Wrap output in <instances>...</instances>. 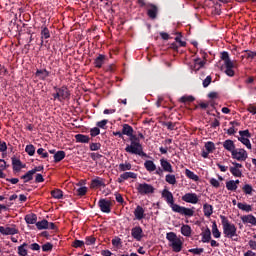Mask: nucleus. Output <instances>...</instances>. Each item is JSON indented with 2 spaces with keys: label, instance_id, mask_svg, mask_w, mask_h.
<instances>
[{
  "label": "nucleus",
  "instance_id": "f257e3e1",
  "mask_svg": "<svg viewBox=\"0 0 256 256\" xmlns=\"http://www.w3.org/2000/svg\"><path fill=\"white\" fill-rule=\"evenodd\" d=\"M162 197L166 199V202L168 203V205H170L174 213L185 215V217H193V215H195V211L193 209L185 208L183 206H180L179 204H175V199L173 198V193H171V191L164 189L162 191Z\"/></svg>",
  "mask_w": 256,
  "mask_h": 256
},
{
  "label": "nucleus",
  "instance_id": "f03ea898",
  "mask_svg": "<svg viewBox=\"0 0 256 256\" xmlns=\"http://www.w3.org/2000/svg\"><path fill=\"white\" fill-rule=\"evenodd\" d=\"M224 237L232 239V241H239V235H237V226L229 222V219L224 215H220Z\"/></svg>",
  "mask_w": 256,
  "mask_h": 256
},
{
  "label": "nucleus",
  "instance_id": "7ed1b4c3",
  "mask_svg": "<svg viewBox=\"0 0 256 256\" xmlns=\"http://www.w3.org/2000/svg\"><path fill=\"white\" fill-rule=\"evenodd\" d=\"M126 153H131L132 155H139V157H147V153L143 152V146L140 142H131L125 148Z\"/></svg>",
  "mask_w": 256,
  "mask_h": 256
},
{
  "label": "nucleus",
  "instance_id": "20e7f679",
  "mask_svg": "<svg viewBox=\"0 0 256 256\" xmlns=\"http://www.w3.org/2000/svg\"><path fill=\"white\" fill-rule=\"evenodd\" d=\"M140 7H146L147 8V15L151 19H157V15L159 13V8L155 4L151 3H145V0H137Z\"/></svg>",
  "mask_w": 256,
  "mask_h": 256
},
{
  "label": "nucleus",
  "instance_id": "39448f33",
  "mask_svg": "<svg viewBox=\"0 0 256 256\" xmlns=\"http://www.w3.org/2000/svg\"><path fill=\"white\" fill-rule=\"evenodd\" d=\"M136 189L140 195H151V194L155 193V187H153V185L147 184V183L138 184Z\"/></svg>",
  "mask_w": 256,
  "mask_h": 256
},
{
  "label": "nucleus",
  "instance_id": "423d86ee",
  "mask_svg": "<svg viewBox=\"0 0 256 256\" xmlns=\"http://www.w3.org/2000/svg\"><path fill=\"white\" fill-rule=\"evenodd\" d=\"M232 159H236V161H247V157L249 155L247 154V151L245 149L239 148L235 149L232 153Z\"/></svg>",
  "mask_w": 256,
  "mask_h": 256
},
{
  "label": "nucleus",
  "instance_id": "0eeeda50",
  "mask_svg": "<svg viewBox=\"0 0 256 256\" xmlns=\"http://www.w3.org/2000/svg\"><path fill=\"white\" fill-rule=\"evenodd\" d=\"M182 201H185V203H192V205H197V203H199V197H197V194L195 193H186L182 196Z\"/></svg>",
  "mask_w": 256,
  "mask_h": 256
},
{
  "label": "nucleus",
  "instance_id": "6e6552de",
  "mask_svg": "<svg viewBox=\"0 0 256 256\" xmlns=\"http://www.w3.org/2000/svg\"><path fill=\"white\" fill-rule=\"evenodd\" d=\"M98 205L102 213H111V201L100 199Z\"/></svg>",
  "mask_w": 256,
  "mask_h": 256
},
{
  "label": "nucleus",
  "instance_id": "1a4fd4ad",
  "mask_svg": "<svg viewBox=\"0 0 256 256\" xmlns=\"http://www.w3.org/2000/svg\"><path fill=\"white\" fill-rule=\"evenodd\" d=\"M55 91L58 92L60 95V98H62V101H65L71 97V93L69 92V89L66 86H62L61 88L54 87Z\"/></svg>",
  "mask_w": 256,
  "mask_h": 256
},
{
  "label": "nucleus",
  "instance_id": "9d476101",
  "mask_svg": "<svg viewBox=\"0 0 256 256\" xmlns=\"http://www.w3.org/2000/svg\"><path fill=\"white\" fill-rule=\"evenodd\" d=\"M131 236L133 237V239H136V241H141V239H143V229L141 228V226H136L132 228Z\"/></svg>",
  "mask_w": 256,
  "mask_h": 256
},
{
  "label": "nucleus",
  "instance_id": "9b49d317",
  "mask_svg": "<svg viewBox=\"0 0 256 256\" xmlns=\"http://www.w3.org/2000/svg\"><path fill=\"white\" fill-rule=\"evenodd\" d=\"M0 233L2 235H17L19 233V230L15 227H3L0 226Z\"/></svg>",
  "mask_w": 256,
  "mask_h": 256
},
{
  "label": "nucleus",
  "instance_id": "f8f14e48",
  "mask_svg": "<svg viewBox=\"0 0 256 256\" xmlns=\"http://www.w3.org/2000/svg\"><path fill=\"white\" fill-rule=\"evenodd\" d=\"M127 179H137V174L135 172H124L118 178V183H123V181H127Z\"/></svg>",
  "mask_w": 256,
  "mask_h": 256
},
{
  "label": "nucleus",
  "instance_id": "ddd939ff",
  "mask_svg": "<svg viewBox=\"0 0 256 256\" xmlns=\"http://www.w3.org/2000/svg\"><path fill=\"white\" fill-rule=\"evenodd\" d=\"M170 247H172L175 253H180V251L183 249V242L180 238H178L177 240H174V242H171Z\"/></svg>",
  "mask_w": 256,
  "mask_h": 256
},
{
  "label": "nucleus",
  "instance_id": "4468645a",
  "mask_svg": "<svg viewBox=\"0 0 256 256\" xmlns=\"http://www.w3.org/2000/svg\"><path fill=\"white\" fill-rule=\"evenodd\" d=\"M223 147H224V149L226 150V151H229V153H233L234 152V150L236 149L235 148V142H233V140H231V139H228V140H225L224 142H223Z\"/></svg>",
  "mask_w": 256,
  "mask_h": 256
},
{
  "label": "nucleus",
  "instance_id": "2eb2a0df",
  "mask_svg": "<svg viewBox=\"0 0 256 256\" xmlns=\"http://www.w3.org/2000/svg\"><path fill=\"white\" fill-rule=\"evenodd\" d=\"M134 216L138 221H141V219L145 218V209L141 206H137L134 210Z\"/></svg>",
  "mask_w": 256,
  "mask_h": 256
},
{
  "label": "nucleus",
  "instance_id": "dca6fc26",
  "mask_svg": "<svg viewBox=\"0 0 256 256\" xmlns=\"http://www.w3.org/2000/svg\"><path fill=\"white\" fill-rule=\"evenodd\" d=\"M40 35H41V43L40 45L43 46V43H44V39H49V37H51V32L49 31V28L47 27H42L41 28V32H40Z\"/></svg>",
  "mask_w": 256,
  "mask_h": 256
},
{
  "label": "nucleus",
  "instance_id": "f3484780",
  "mask_svg": "<svg viewBox=\"0 0 256 256\" xmlns=\"http://www.w3.org/2000/svg\"><path fill=\"white\" fill-rule=\"evenodd\" d=\"M242 223H250V225H256V218L252 214L244 215L241 217Z\"/></svg>",
  "mask_w": 256,
  "mask_h": 256
},
{
  "label": "nucleus",
  "instance_id": "a211bd4d",
  "mask_svg": "<svg viewBox=\"0 0 256 256\" xmlns=\"http://www.w3.org/2000/svg\"><path fill=\"white\" fill-rule=\"evenodd\" d=\"M99 187H105V181L102 178H95L91 182L92 189H99Z\"/></svg>",
  "mask_w": 256,
  "mask_h": 256
},
{
  "label": "nucleus",
  "instance_id": "6ab92c4d",
  "mask_svg": "<svg viewBox=\"0 0 256 256\" xmlns=\"http://www.w3.org/2000/svg\"><path fill=\"white\" fill-rule=\"evenodd\" d=\"M160 163L163 171H166L167 173H173V166H171V163H169V161L161 159Z\"/></svg>",
  "mask_w": 256,
  "mask_h": 256
},
{
  "label": "nucleus",
  "instance_id": "aec40b11",
  "mask_svg": "<svg viewBox=\"0 0 256 256\" xmlns=\"http://www.w3.org/2000/svg\"><path fill=\"white\" fill-rule=\"evenodd\" d=\"M103 63H105V55L99 54L94 60V65L97 67V69H101V67H103Z\"/></svg>",
  "mask_w": 256,
  "mask_h": 256
},
{
  "label": "nucleus",
  "instance_id": "412c9836",
  "mask_svg": "<svg viewBox=\"0 0 256 256\" xmlns=\"http://www.w3.org/2000/svg\"><path fill=\"white\" fill-rule=\"evenodd\" d=\"M144 167L150 173L157 169V166L155 165V163L152 160H146L144 163Z\"/></svg>",
  "mask_w": 256,
  "mask_h": 256
},
{
  "label": "nucleus",
  "instance_id": "4be33fe9",
  "mask_svg": "<svg viewBox=\"0 0 256 256\" xmlns=\"http://www.w3.org/2000/svg\"><path fill=\"white\" fill-rule=\"evenodd\" d=\"M205 66V61H202L201 58L194 59V66L192 69L194 71H199V69L203 68Z\"/></svg>",
  "mask_w": 256,
  "mask_h": 256
},
{
  "label": "nucleus",
  "instance_id": "5701e85b",
  "mask_svg": "<svg viewBox=\"0 0 256 256\" xmlns=\"http://www.w3.org/2000/svg\"><path fill=\"white\" fill-rule=\"evenodd\" d=\"M12 165H13V171H21L23 166V163H21V160L17 158H12Z\"/></svg>",
  "mask_w": 256,
  "mask_h": 256
},
{
  "label": "nucleus",
  "instance_id": "b1692460",
  "mask_svg": "<svg viewBox=\"0 0 256 256\" xmlns=\"http://www.w3.org/2000/svg\"><path fill=\"white\" fill-rule=\"evenodd\" d=\"M201 235L202 243H209V241H211V230L209 228L202 232Z\"/></svg>",
  "mask_w": 256,
  "mask_h": 256
},
{
  "label": "nucleus",
  "instance_id": "393cba45",
  "mask_svg": "<svg viewBox=\"0 0 256 256\" xmlns=\"http://www.w3.org/2000/svg\"><path fill=\"white\" fill-rule=\"evenodd\" d=\"M50 73L49 71H47V69H42V70H37L36 71V77H39V79H42L44 81V79H47V77H49Z\"/></svg>",
  "mask_w": 256,
  "mask_h": 256
},
{
  "label": "nucleus",
  "instance_id": "a878e982",
  "mask_svg": "<svg viewBox=\"0 0 256 256\" xmlns=\"http://www.w3.org/2000/svg\"><path fill=\"white\" fill-rule=\"evenodd\" d=\"M25 221L28 225H35L37 223V215L35 214H28L25 216Z\"/></svg>",
  "mask_w": 256,
  "mask_h": 256
},
{
  "label": "nucleus",
  "instance_id": "bb28decb",
  "mask_svg": "<svg viewBox=\"0 0 256 256\" xmlns=\"http://www.w3.org/2000/svg\"><path fill=\"white\" fill-rule=\"evenodd\" d=\"M64 157H65V151L63 150L57 151L54 154V163H60V161H63Z\"/></svg>",
  "mask_w": 256,
  "mask_h": 256
},
{
  "label": "nucleus",
  "instance_id": "cd10ccee",
  "mask_svg": "<svg viewBox=\"0 0 256 256\" xmlns=\"http://www.w3.org/2000/svg\"><path fill=\"white\" fill-rule=\"evenodd\" d=\"M221 59L222 61H224V65H228V67L231 66V63H233V61H231V59L229 58V52H222L221 53Z\"/></svg>",
  "mask_w": 256,
  "mask_h": 256
},
{
  "label": "nucleus",
  "instance_id": "c85d7f7f",
  "mask_svg": "<svg viewBox=\"0 0 256 256\" xmlns=\"http://www.w3.org/2000/svg\"><path fill=\"white\" fill-rule=\"evenodd\" d=\"M27 247H28L27 243H23L22 245L18 246V255L27 256L28 255Z\"/></svg>",
  "mask_w": 256,
  "mask_h": 256
},
{
  "label": "nucleus",
  "instance_id": "c756f323",
  "mask_svg": "<svg viewBox=\"0 0 256 256\" xmlns=\"http://www.w3.org/2000/svg\"><path fill=\"white\" fill-rule=\"evenodd\" d=\"M33 170L28 171L26 174L21 176V179L24 180V183H29V181H33V176H34Z\"/></svg>",
  "mask_w": 256,
  "mask_h": 256
},
{
  "label": "nucleus",
  "instance_id": "7c9ffc66",
  "mask_svg": "<svg viewBox=\"0 0 256 256\" xmlns=\"http://www.w3.org/2000/svg\"><path fill=\"white\" fill-rule=\"evenodd\" d=\"M132 133H133V127H131V125L129 124H124L122 128V134L127 135V137H129L131 136Z\"/></svg>",
  "mask_w": 256,
  "mask_h": 256
},
{
  "label": "nucleus",
  "instance_id": "2f4dec72",
  "mask_svg": "<svg viewBox=\"0 0 256 256\" xmlns=\"http://www.w3.org/2000/svg\"><path fill=\"white\" fill-rule=\"evenodd\" d=\"M203 211H204L205 217H209L210 215H213V206L210 204H204Z\"/></svg>",
  "mask_w": 256,
  "mask_h": 256
},
{
  "label": "nucleus",
  "instance_id": "473e14b6",
  "mask_svg": "<svg viewBox=\"0 0 256 256\" xmlns=\"http://www.w3.org/2000/svg\"><path fill=\"white\" fill-rule=\"evenodd\" d=\"M132 167L133 166L131 165V163L125 162V163L119 164L118 169L121 172H125V171H131Z\"/></svg>",
  "mask_w": 256,
  "mask_h": 256
},
{
  "label": "nucleus",
  "instance_id": "72a5a7b5",
  "mask_svg": "<svg viewBox=\"0 0 256 256\" xmlns=\"http://www.w3.org/2000/svg\"><path fill=\"white\" fill-rule=\"evenodd\" d=\"M77 143H89V136L83 134H77L75 136Z\"/></svg>",
  "mask_w": 256,
  "mask_h": 256
},
{
  "label": "nucleus",
  "instance_id": "f704fd0d",
  "mask_svg": "<svg viewBox=\"0 0 256 256\" xmlns=\"http://www.w3.org/2000/svg\"><path fill=\"white\" fill-rule=\"evenodd\" d=\"M181 233L184 237H191V226L189 225H182Z\"/></svg>",
  "mask_w": 256,
  "mask_h": 256
},
{
  "label": "nucleus",
  "instance_id": "c9c22d12",
  "mask_svg": "<svg viewBox=\"0 0 256 256\" xmlns=\"http://www.w3.org/2000/svg\"><path fill=\"white\" fill-rule=\"evenodd\" d=\"M212 235L215 239H219V237H221V232L219 231V228H217V222H213L212 224Z\"/></svg>",
  "mask_w": 256,
  "mask_h": 256
},
{
  "label": "nucleus",
  "instance_id": "e433bc0d",
  "mask_svg": "<svg viewBox=\"0 0 256 256\" xmlns=\"http://www.w3.org/2000/svg\"><path fill=\"white\" fill-rule=\"evenodd\" d=\"M36 227H37V229H39V230H42V229H49V221H47V220H42V221L36 222Z\"/></svg>",
  "mask_w": 256,
  "mask_h": 256
},
{
  "label": "nucleus",
  "instance_id": "4c0bfd02",
  "mask_svg": "<svg viewBox=\"0 0 256 256\" xmlns=\"http://www.w3.org/2000/svg\"><path fill=\"white\" fill-rule=\"evenodd\" d=\"M237 207L238 209H241V211H246V213H250V211H253V208L249 204L238 203Z\"/></svg>",
  "mask_w": 256,
  "mask_h": 256
},
{
  "label": "nucleus",
  "instance_id": "58836bf2",
  "mask_svg": "<svg viewBox=\"0 0 256 256\" xmlns=\"http://www.w3.org/2000/svg\"><path fill=\"white\" fill-rule=\"evenodd\" d=\"M226 67V70H225V73L226 75H228V77H233L235 75V71H233V68L235 67V65L232 63H230V66L229 65H225Z\"/></svg>",
  "mask_w": 256,
  "mask_h": 256
},
{
  "label": "nucleus",
  "instance_id": "ea45409f",
  "mask_svg": "<svg viewBox=\"0 0 256 256\" xmlns=\"http://www.w3.org/2000/svg\"><path fill=\"white\" fill-rule=\"evenodd\" d=\"M185 175L188 177V179H192V181H199V176L193 173V171L186 169Z\"/></svg>",
  "mask_w": 256,
  "mask_h": 256
},
{
  "label": "nucleus",
  "instance_id": "a19ab883",
  "mask_svg": "<svg viewBox=\"0 0 256 256\" xmlns=\"http://www.w3.org/2000/svg\"><path fill=\"white\" fill-rule=\"evenodd\" d=\"M51 195L54 199H63V191L61 189L51 191Z\"/></svg>",
  "mask_w": 256,
  "mask_h": 256
},
{
  "label": "nucleus",
  "instance_id": "79ce46f5",
  "mask_svg": "<svg viewBox=\"0 0 256 256\" xmlns=\"http://www.w3.org/2000/svg\"><path fill=\"white\" fill-rule=\"evenodd\" d=\"M166 183H169V185H175L177 183V178H175V175L168 174L165 178Z\"/></svg>",
  "mask_w": 256,
  "mask_h": 256
},
{
  "label": "nucleus",
  "instance_id": "37998d69",
  "mask_svg": "<svg viewBox=\"0 0 256 256\" xmlns=\"http://www.w3.org/2000/svg\"><path fill=\"white\" fill-rule=\"evenodd\" d=\"M226 188L228 191H237V184H235L234 180H230L226 182Z\"/></svg>",
  "mask_w": 256,
  "mask_h": 256
},
{
  "label": "nucleus",
  "instance_id": "c03bdc74",
  "mask_svg": "<svg viewBox=\"0 0 256 256\" xmlns=\"http://www.w3.org/2000/svg\"><path fill=\"white\" fill-rule=\"evenodd\" d=\"M238 141H240L243 145H245L247 149H251V141L249 140V138L238 137Z\"/></svg>",
  "mask_w": 256,
  "mask_h": 256
},
{
  "label": "nucleus",
  "instance_id": "a18cd8bd",
  "mask_svg": "<svg viewBox=\"0 0 256 256\" xmlns=\"http://www.w3.org/2000/svg\"><path fill=\"white\" fill-rule=\"evenodd\" d=\"M204 147L208 153H213V151H215V143L211 141L206 142Z\"/></svg>",
  "mask_w": 256,
  "mask_h": 256
},
{
  "label": "nucleus",
  "instance_id": "49530a36",
  "mask_svg": "<svg viewBox=\"0 0 256 256\" xmlns=\"http://www.w3.org/2000/svg\"><path fill=\"white\" fill-rule=\"evenodd\" d=\"M166 239H168V241L170 243L175 242L176 240H178L179 238L177 237V234H175V232H169L166 235Z\"/></svg>",
  "mask_w": 256,
  "mask_h": 256
},
{
  "label": "nucleus",
  "instance_id": "de8ad7c7",
  "mask_svg": "<svg viewBox=\"0 0 256 256\" xmlns=\"http://www.w3.org/2000/svg\"><path fill=\"white\" fill-rule=\"evenodd\" d=\"M25 151L30 157H33L35 155V146H33V144H29L26 146Z\"/></svg>",
  "mask_w": 256,
  "mask_h": 256
},
{
  "label": "nucleus",
  "instance_id": "09e8293b",
  "mask_svg": "<svg viewBox=\"0 0 256 256\" xmlns=\"http://www.w3.org/2000/svg\"><path fill=\"white\" fill-rule=\"evenodd\" d=\"M72 247H74L75 249H79L81 247H85V242L83 240L75 239L74 242L72 243Z\"/></svg>",
  "mask_w": 256,
  "mask_h": 256
},
{
  "label": "nucleus",
  "instance_id": "8fccbe9b",
  "mask_svg": "<svg viewBox=\"0 0 256 256\" xmlns=\"http://www.w3.org/2000/svg\"><path fill=\"white\" fill-rule=\"evenodd\" d=\"M195 101V97L193 96H182L180 98V103H193Z\"/></svg>",
  "mask_w": 256,
  "mask_h": 256
},
{
  "label": "nucleus",
  "instance_id": "3c124183",
  "mask_svg": "<svg viewBox=\"0 0 256 256\" xmlns=\"http://www.w3.org/2000/svg\"><path fill=\"white\" fill-rule=\"evenodd\" d=\"M230 173H232V175L234 177H242L243 176V172H241L240 169L233 168V167H230Z\"/></svg>",
  "mask_w": 256,
  "mask_h": 256
},
{
  "label": "nucleus",
  "instance_id": "603ef678",
  "mask_svg": "<svg viewBox=\"0 0 256 256\" xmlns=\"http://www.w3.org/2000/svg\"><path fill=\"white\" fill-rule=\"evenodd\" d=\"M242 190L246 195H251L253 193V186L246 184L243 186Z\"/></svg>",
  "mask_w": 256,
  "mask_h": 256
},
{
  "label": "nucleus",
  "instance_id": "864d4df0",
  "mask_svg": "<svg viewBox=\"0 0 256 256\" xmlns=\"http://www.w3.org/2000/svg\"><path fill=\"white\" fill-rule=\"evenodd\" d=\"M239 135L240 137H244L246 139L251 138V133L249 132V130H240Z\"/></svg>",
  "mask_w": 256,
  "mask_h": 256
},
{
  "label": "nucleus",
  "instance_id": "5fc2aeb1",
  "mask_svg": "<svg viewBox=\"0 0 256 256\" xmlns=\"http://www.w3.org/2000/svg\"><path fill=\"white\" fill-rule=\"evenodd\" d=\"M37 154L41 155L42 159H47V157H49V153L45 152V149L43 148H39Z\"/></svg>",
  "mask_w": 256,
  "mask_h": 256
},
{
  "label": "nucleus",
  "instance_id": "6e6d98bb",
  "mask_svg": "<svg viewBox=\"0 0 256 256\" xmlns=\"http://www.w3.org/2000/svg\"><path fill=\"white\" fill-rule=\"evenodd\" d=\"M205 250L203 248H192L189 250V253H193L194 255H201Z\"/></svg>",
  "mask_w": 256,
  "mask_h": 256
},
{
  "label": "nucleus",
  "instance_id": "4d7b16f0",
  "mask_svg": "<svg viewBox=\"0 0 256 256\" xmlns=\"http://www.w3.org/2000/svg\"><path fill=\"white\" fill-rule=\"evenodd\" d=\"M99 133H101V130L99 129V127H94L90 130L91 137H97Z\"/></svg>",
  "mask_w": 256,
  "mask_h": 256
},
{
  "label": "nucleus",
  "instance_id": "13d9d810",
  "mask_svg": "<svg viewBox=\"0 0 256 256\" xmlns=\"http://www.w3.org/2000/svg\"><path fill=\"white\" fill-rule=\"evenodd\" d=\"M53 249V244L47 242L46 244L42 245V251L47 252V251H52Z\"/></svg>",
  "mask_w": 256,
  "mask_h": 256
},
{
  "label": "nucleus",
  "instance_id": "bf43d9fd",
  "mask_svg": "<svg viewBox=\"0 0 256 256\" xmlns=\"http://www.w3.org/2000/svg\"><path fill=\"white\" fill-rule=\"evenodd\" d=\"M101 149V143H91L90 151H99Z\"/></svg>",
  "mask_w": 256,
  "mask_h": 256
},
{
  "label": "nucleus",
  "instance_id": "052dcab7",
  "mask_svg": "<svg viewBox=\"0 0 256 256\" xmlns=\"http://www.w3.org/2000/svg\"><path fill=\"white\" fill-rule=\"evenodd\" d=\"M96 239L93 236L86 237V240L84 242V245H94Z\"/></svg>",
  "mask_w": 256,
  "mask_h": 256
},
{
  "label": "nucleus",
  "instance_id": "680f3d73",
  "mask_svg": "<svg viewBox=\"0 0 256 256\" xmlns=\"http://www.w3.org/2000/svg\"><path fill=\"white\" fill-rule=\"evenodd\" d=\"M77 193L80 197H83V195H86L87 193V187L83 186L77 189Z\"/></svg>",
  "mask_w": 256,
  "mask_h": 256
},
{
  "label": "nucleus",
  "instance_id": "e2e57ef3",
  "mask_svg": "<svg viewBox=\"0 0 256 256\" xmlns=\"http://www.w3.org/2000/svg\"><path fill=\"white\" fill-rule=\"evenodd\" d=\"M107 123H109V120H101L97 122V127H100V129H105Z\"/></svg>",
  "mask_w": 256,
  "mask_h": 256
},
{
  "label": "nucleus",
  "instance_id": "0e129e2a",
  "mask_svg": "<svg viewBox=\"0 0 256 256\" xmlns=\"http://www.w3.org/2000/svg\"><path fill=\"white\" fill-rule=\"evenodd\" d=\"M246 57H247V59H255V57H256V52L247 50V51H246Z\"/></svg>",
  "mask_w": 256,
  "mask_h": 256
},
{
  "label": "nucleus",
  "instance_id": "69168bd1",
  "mask_svg": "<svg viewBox=\"0 0 256 256\" xmlns=\"http://www.w3.org/2000/svg\"><path fill=\"white\" fill-rule=\"evenodd\" d=\"M211 81H212L211 76H207V77L203 80V87H207L208 85H211Z\"/></svg>",
  "mask_w": 256,
  "mask_h": 256
},
{
  "label": "nucleus",
  "instance_id": "338daca9",
  "mask_svg": "<svg viewBox=\"0 0 256 256\" xmlns=\"http://www.w3.org/2000/svg\"><path fill=\"white\" fill-rule=\"evenodd\" d=\"M30 249L32 251H40L41 250V246L38 243H33L30 245Z\"/></svg>",
  "mask_w": 256,
  "mask_h": 256
},
{
  "label": "nucleus",
  "instance_id": "774afa93",
  "mask_svg": "<svg viewBox=\"0 0 256 256\" xmlns=\"http://www.w3.org/2000/svg\"><path fill=\"white\" fill-rule=\"evenodd\" d=\"M210 185H212V187H219L220 183L217 181V179L215 178H211L210 179Z\"/></svg>",
  "mask_w": 256,
  "mask_h": 256
}]
</instances>
